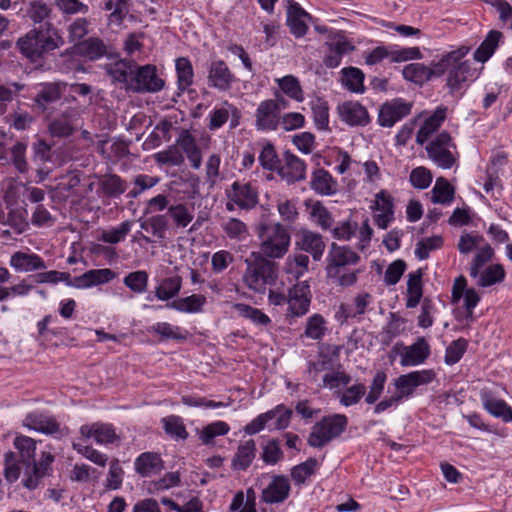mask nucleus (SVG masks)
<instances>
[{
    "mask_svg": "<svg viewBox=\"0 0 512 512\" xmlns=\"http://www.w3.org/2000/svg\"><path fill=\"white\" fill-rule=\"evenodd\" d=\"M319 462L315 458H309L305 462L294 466L291 469V478L296 485L305 484L306 480L309 479L317 470Z\"/></svg>",
    "mask_w": 512,
    "mask_h": 512,
    "instance_id": "47",
    "label": "nucleus"
},
{
    "mask_svg": "<svg viewBox=\"0 0 512 512\" xmlns=\"http://www.w3.org/2000/svg\"><path fill=\"white\" fill-rule=\"evenodd\" d=\"M309 215L312 221L317 223L322 229H330L333 225V217L328 209L319 201L307 204Z\"/></svg>",
    "mask_w": 512,
    "mask_h": 512,
    "instance_id": "48",
    "label": "nucleus"
},
{
    "mask_svg": "<svg viewBox=\"0 0 512 512\" xmlns=\"http://www.w3.org/2000/svg\"><path fill=\"white\" fill-rule=\"evenodd\" d=\"M284 164L278 168V173L287 183H295L306 178V165L302 159L286 151L283 155Z\"/></svg>",
    "mask_w": 512,
    "mask_h": 512,
    "instance_id": "18",
    "label": "nucleus"
},
{
    "mask_svg": "<svg viewBox=\"0 0 512 512\" xmlns=\"http://www.w3.org/2000/svg\"><path fill=\"white\" fill-rule=\"evenodd\" d=\"M123 283L134 293H144L148 287V273L143 270L131 272L124 277Z\"/></svg>",
    "mask_w": 512,
    "mask_h": 512,
    "instance_id": "53",
    "label": "nucleus"
},
{
    "mask_svg": "<svg viewBox=\"0 0 512 512\" xmlns=\"http://www.w3.org/2000/svg\"><path fill=\"white\" fill-rule=\"evenodd\" d=\"M182 287V278L180 276H172L165 278L162 283L155 289V296L161 301H167L175 297Z\"/></svg>",
    "mask_w": 512,
    "mask_h": 512,
    "instance_id": "43",
    "label": "nucleus"
},
{
    "mask_svg": "<svg viewBox=\"0 0 512 512\" xmlns=\"http://www.w3.org/2000/svg\"><path fill=\"white\" fill-rule=\"evenodd\" d=\"M447 108L440 106L432 115L427 117L416 134V143L418 145L425 144L431 136L441 127L442 123L446 119Z\"/></svg>",
    "mask_w": 512,
    "mask_h": 512,
    "instance_id": "24",
    "label": "nucleus"
},
{
    "mask_svg": "<svg viewBox=\"0 0 512 512\" xmlns=\"http://www.w3.org/2000/svg\"><path fill=\"white\" fill-rule=\"evenodd\" d=\"M227 197L245 211L254 209L259 203L258 189L251 182L235 181L227 190Z\"/></svg>",
    "mask_w": 512,
    "mask_h": 512,
    "instance_id": "10",
    "label": "nucleus"
},
{
    "mask_svg": "<svg viewBox=\"0 0 512 512\" xmlns=\"http://www.w3.org/2000/svg\"><path fill=\"white\" fill-rule=\"evenodd\" d=\"M279 113L273 99L262 101L255 113V126L258 130H276L279 125Z\"/></svg>",
    "mask_w": 512,
    "mask_h": 512,
    "instance_id": "20",
    "label": "nucleus"
},
{
    "mask_svg": "<svg viewBox=\"0 0 512 512\" xmlns=\"http://www.w3.org/2000/svg\"><path fill=\"white\" fill-rule=\"evenodd\" d=\"M445 62H447V60L432 62L430 67H427L422 63H411L404 67L402 74L408 81L416 84H423L433 76H442L444 74L443 67Z\"/></svg>",
    "mask_w": 512,
    "mask_h": 512,
    "instance_id": "15",
    "label": "nucleus"
},
{
    "mask_svg": "<svg viewBox=\"0 0 512 512\" xmlns=\"http://www.w3.org/2000/svg\"><path fill=\"white\" fill-rule=\"evenodd\" d=\"M166 215L177 228H186L194 218L193 211L182 203L169 206Z\"/></svg>",
    "mask_w": 512,
    "mask_h": 512,
    "instance_id": "46",
    "label": "nucleus"
},
{
    "mask_svg": "<svg viewBox=\"0 0 512 512\" xmlns=\"http://www.w3.org/2000/svg\"><path fill=\"white\" fill-rule=\"evenodd\" d=\"M76 130L75 125L59 117L53 119L48 125L49 134L52 137L65 138L71 136Z\"/></svg>",
    "mask_w": 512,
    "mask_h": 512,
    "instance_id": "64",
    "label": "nucleus"
},
{
    "mask_svg": "<svg viewBox=\"0 0 512 512\" xmlns=\"http://www.w3.org/2000/svg\"><path fill=\"white\" fill-rule=\"evenodd\" d=\"M312 113L315 125L320 130H327L329 124V107L323 99H316L312 102Z\"/></svg>",
    "mask_w": 512,
    "mask_h": 512,
    "instance_id": "56",
    "label": "nucleus"
},
{
    "mask_svg": "<svg viewBox=\"0 0 512 512\" xmlns=\"http://www.w3.org/2000/svg\"><path fill=\"white\" fill-rule=\"evenodd\" d=\"M103 192L109 197H117L126 191V182L116 174L108 175L101 183Z\"/></svg>",
    "mask_w": 512,
    "mask_h": 512,
    "instance_id": "59",
    "label": "nucleus"
},
{
    "mask_svg": "<svg viewBox=\"0 0 512 512\" xmlns=\"http://www.w3.org/2000/svg\"><path fill=\"white\" fill-rule=\"evenodd\" d=\"M164 86V81L158 77L153 65L138 66L130 79L128 89L134 92H158Z\"/></svg>",
    "mask_w": 512,
    "mask_h": 512,
    "instance_id": "9",
    "label": "nucleus"
},
{
    "mask_svg": "<svg viewBox=\"0 0 512 512\" xmlns=\"http://www.w3.org/2000/svg\"><path fill=\"white\" fill-rule=\"evenodd\" d=\"M230 115L232 116L231 127H236L239 124L238 118L240 116V112L233 104L225 100L221 108H216L211 112L208 124L209 129H219L227 122Z\"/></svg>",
    "mask_w": 512,
    "mask_h": 512,
    "instance_id": "30",
    "label": "nucleus"
},
{
    "mask_svg": "<svg viewBox=\"0 0 512 512\" xmlns=\"http://www.w3.org/2000/svg\"><path fill=\"white\" fill-rule=\"evenodd\" d=\"M207 78L208 85L220 91H228L235 81L234 74L223 60L211 62Z\"/></svg>",
    "mask_w": 512,
    "mask_h": 512,
    "instance_id": "17",
    "label": "nucleus"
},
{
    "mask_svg": "<svg viewBox=\"0 0 512 512\" xmlns=\"http://www.w3.org/2000/svg\"><path fill=\"white\" fill-rule=\"evenodd\" d=\"M278 264L262 256L247 263L243 282L257 293H265L267 286H273L278 279Z\"/></svg>",
    "mask_w": 512,
    "mask_h": 512,
    "instance_id": "5",
    "label": "nucleus"
},
{
    "mask_svg": "<svg viewBox=\"0 0 512 512\" xmlns=\"http://www.w3.org/2000/svg\"><path fill=\"white\" fill-rule=\"evenodd\" d=\"M337 113L341 121L350 126H366L370 122L367 109L358 101H345L338 105Z\"/></svg>",
    "mask_w": 512,
    "mask_h": 512,
    "instance_id": "16",
    "label": "nucleus"
},
{
    "mask_svg": "<svg viewBox=\"0 0 512 512\" xmlns=\"http://www.w3.org/2000/svg\"><path fill=\"white\" fill-rule=\"evenodd\" d=\"M164 431L171 437L185 440L188 437V432L183 423V420L176 415H170L162 419Z\"/></svg>",
    "mask_w": 512,
    "mask_h": 512,
    "instance_id": "52",
    "label": "nucleus"
},
{
    "mask_svg": "<svg viewBox=\"0 0 512 512\" xmlns=\"http://www.w3.org/2000/svg\"><path fill=\"white\" fill-rule=\"evenodd\" d=\"M260 254L266 259L282 258L290 246V234L280 223H263L257 228Z\"/></svg>",
    "mask_w": 512,
    "mask_h": 512,
    "instance_id": "4",
    "label": "nucleus"
},
{
    "mask_svg": "<svg viewBox=\"0 0 512 512\" xmlns=\"http://www.w3.org/2000/svg\"><path fill=\"white\" fill-rule=\"evenodd\" d=\"M132 222L127 220L122 222L118 227L109 230H103L100 236V240L109 244H117L124 240L127 234L130 232Z\"/></svg>",
    "mask_w": 512,
    "mask_h": 512,
    "instance_id": "57",
    "label": "nucleus"
},
{
    "mask_svg": "<svg viewBox=\"0 0 512 512\" xmlns=\"http://www.w3.org/2000/svg\"><path fill=\"white\" fill-rule=\"evenodd\" d=\"M469 48L462 46L445 55L439 61H445L444 73H448L447 85L451 90H458L466 81L473 80L476 77V71L472 69L469 61L462 59L468 54Z\"/></svg>",
    "mask_w": 512,
    "mask_h": 512,
    "instance_id": "6",
    "label": "nucleus"
},
{
    "mask_svg": "<svg viewBox=\"0 0 512 512\" xmlns=\"http://www.w3.org/2000/svg\"><path fill=\"white\" fill-rule=\"evenodd\" d=\"M310 301V288L307 281L298 282L289 290L288 314L294 317L305 315L309 310Z\"/></svg>",
    "mask_w": 512,
    "mask_h": 512,
    "instance_id": "13",
    "label": "nucleus"
},
{
    "mask_svg": "<svg viewBox=\"0 0 512 512\" xmlns=\"http://www.w3.org/2000/svg\"><path fill=\"white\" fill-rule=\"evenodd\" d=\"M360 256L348 246H340L336 243L330 245L327 255L326 275L333 283L348 287L357 282L361 269H348V266L356 265Z\"/></svg>",
    "mask_w": 512,
    "mask_h": 512,
    "instance_id": "1",
    "label": "nucleus"
},
{
    "mask_svg": "<svg viewBox=\"0 0 512 512\" xmlns=\"http://www.w3.org/2000/svg\"><path fill=\"white\" fill-rule=\"evenodd\" d=\"M154 159L159 165L180 166L184 162V156L176 143L163 151L157 152Z\"/></svg>",
    "mask_w": 512,
    "mask_h": 512,
    "instance_id": "50",
    "label": "nucleus"
},
{
    "mask_svg": "<svg viewBox=\"0 0 512 512\" xmlns=\"http://www.w3.org/2000/svg\"><path fill=\"white\" fill-rule=\"evenodd\" d=\"M61 92L59 87L55 84H47L37 93L35 102L45 109L48 104L53 103L60 99Z\"/></svg>",
    "mask_w": 512,
    "mask_h": 512,
    "instance_id": "63",
    "label": "nucleus"
},
{
    "mask_svg": "<svg viewBox=\"0 0 512 512\" xmlns=\"http://www.w3.org/2000/svg\"><path fill=\"white\" fill-rule=\"evenodd\" d=\"M482 401L484 408L494 417L501 418L504 422L512 421V409L504 400L484 395Z\"/></svg>",
    "mask_w": 512,
    "mask_h": 512,
    "instance_id": "40",
    "label": "nucleus"
},
{
    "mask_svg": "<svg viewBox=\"0 0 512 512\" xmlns=\"http://www.w3.org/2000/svg\"><path fill=\"white\" fill-rule=\"evenodd\" d=\"M454 198V189L443 177H439L432 189V201L434 203H450Z\"/></svg>",
    "mask_w": 512,
    "mask_h": 512,
    "instance_id": "51",
    "label": "nucleus"
},
{
    "mask_svg": "<svg viewBox=\"0 0 512 512\" xmlns=\"http://www.w3.org/2000/svg\"><path fill=\"white\" fill-rule=\"evenodd\" d=\"M502 38V33L497 30H492L488 33L485 40L477 48L474 53V59L478 62H486L494 53L499 41Z\"/></svg>",
    "mask_w": 512,
    "mask_h": 512,
    "instance_id": "41",
    "label": "nucleus"
},
{
    "mask_svg": "<svg viewBox=\"0 0 512 512\" xmlns=\"http://www.w3.org/2000/svg\"><path fill=\"white\" fill-rule=\"evenodd\" d=\"M116 273L109 268L91 269L74 278L73 286L76 288H89L91 286L101 285L112 281Z\"/></svg>",
    "mask_w": 512,
    "mask_h": 512,
    "instance_id": "27",
    "label": "nucleus"
},
{
    "mask_svg": "<svg viewBox=\"0 0 512 512\" xmlns=\"http://www.w3.org/2000/svg\"><path fill=\"white\" fill-rule=\"evenodd\" d=\"M347 424L348 419L343 414L324 417L313 425L307 440L308 445L313 448L324 447L339 437L345 431Z\"/></svg>",
    "mask_w": 512,
    "mask_h": 512,
    "instance_id": "7",
    "label": "nucleus"
},
{
    "mask_svg": "<svg viewBox=\"0 0 512 512\" xmlns=\"http://www.w3.org/2000/svg\"><path fill=\"white\" fill-rule=\"evenodd\" d=\"M295 248L309 253L314 261H320L324 254L326 243L321 234L303 229L296 235Z\"/></svg>",
    "mask_w": 512,
    "mask_h": 512,
    "instance_id": "14",
    "label": "nucleus"
},
{
    "mask_svg": "<svg viewBox=\"0 0 512 512\" xmlns=\"http://www.w3.org/2000/svg\"><path fill=\"white\" fill-rule=\"evenodd\" d=\"M25 13L34 24H40L50 19L53 9L44 0H29Z\"/></svg>",
    "mask_w": 512,
    "mask_h": 512,
    "instance_id": "37",
    "label": "nucleus"
},
{
    "mask_svg": "<svg viewBox=\"0 0 512 512\" xmlns=\"http://www.w3.org/2000/svg\"><path fill=\"white\" fill-rule=\"evenodd\" d=\"M9 265L16 272H33L47 268L44 260L37 254L17 251L10 257Z\"/></svg>",
    "mask_w": 512,
    "mask_h": 512,
    "instance_id": "22",
    "label": "nucleus"
},
{
    "mask_svg": "<svg viewBox=\"0 0 512 512\" xmlns=\"http://www.w3.org/2000/svg\"><path fill=\"white\" fill-rule=\"evenodd\" d=\"M136 69V63L132 60H120L107 67L108 74L114 81L125 84L128 89L130 79Z\"/></svg>",
    "mask_w": 512,
    "mask_h": 512,
    "instance_id": "35",
    "label": "nucleus"
},
{
    "mask_svg": "<svg viewBox=\"0 0 512 512\" xmlns=\"http://www.w3.org/2000/svg\"><path fill=\"white\" fill-rule=\"evenodd\" d=\"M45 27V30L33 28L17 40L19 51L33 62L41 60L47 53L64 44V39L51 23L45 22Z\"/></svg>",
    "mask_w": 512,
    "mask_h": 512,
    "instance_id": "2",
    "label": "nucleus"
},
{
    "mask_svg": "<svg viewBox=\"0 0 512 512\" xmlns=\"http://www.w3.org/2000/svg\"><path fill=\"white\" fill-rule=\"evenodd\" d=\"M430 355V346L424 337H419L415 343L404 348L401 354L402 366H416L423 363Z\"/></svg>",
    "mask_w": 512,
    "mask_h": 512,
    "instance_id": "23",
    "label": "nucleus"
},
{
    "mask_svg": "<svg viewBox=\"0 0 512 512\" xmlns=\"http://www.w3.org/2000/svg\"><path fill=\"white\" fill-rule=\"evenodd\" d=\"M423 296L422 285V271L419 269L416 272L408 275L407 293H406V307L415 308L420 303Z\"/></svg>",
    "mask_w": 512,
    "mask_h": 512,
    "instance_id": "33",
    "label": "nucleus"
},
{
    "mask_svg": "<svg viewBox=\"0 0 512 512\" xmlns=\"http://www.w3.org/2000/svg\"><path fill=\"white\" fill-rule=\"evenodd\" d=\"M176 145L180 151L186 154L191 167L198 170L202 165V154L201 150L197 145L195 137L190 133L189 130H182L179 137L176 140Z\"/></svg>",
    "mask_w": 512,
    "mask_h": 512,
    "instance_id": "25",
    "label": "nucleus"
},
{
    "mask_svg": "<svg viewBox=\"0 0 512 512\" xmlns=\"http://www.w3.org/2000/svg\"><path fill=\"white\" fill-rule=\"evenodd\" d=\"M177 84L181 91L187 90L193 84V67L191 62L181 57L176 60Z\"/></svg>",
    "mask_w": 512,
    "mask_h": 512,
    "instance_id": "45",
    "label": "nucleus"
},
{
    "mask_svg": "<svg viewBox=\"0 0 512 512\" xmlns=\"http://www.w3.org/2000/svg\"><path fill=\"white\" fill-rule=\"evenodd\" d=\"M310 259L303 253H295L287 257L285 261V272L294 279H299L309 270Z\"/></svg>",
    "mask_w": 512,
    "mask_h": 512,
    "instance_id": "39",
    "label": "nucleus"
},
{
    "mask_svg": "<svg viewBox=\"0 0 512 512\" xmlns=\"http://www.w3.org/2000/svg\"><path fill=\"white\" fill-rule=\"evenodd\" d=\"M276 82L282 92L289 98L302 102L304 100V92L299 80L293 75H286L276 79Z\"/></svg>",
    "mask_w": 512,
    "mask_h": 512,
    "instance_id": "44",
    "label": "nucleus"
},
{
    "mask_svg": "<svg viewBox=\"0 0 512 512\" xmlns=\"http://www.w3.org/2000/svg\"><path fill=\"white\" fill-rule=\"evenodd\" d=\"M504 277L505 272L501 265H490L482 273L479 272L477 284L481 287H489L501 282Z\"/></svg>",
    "mask_w": 512,
    "mask_h": 512,
    "instance_id": "54",
    "label": "nucleus"
},
{
    "mask_svg": "<svg viewBox=\"0 0 512 512\" xmlns=\"http://www.w3.org/2000/svg\"><path fill=\"white\" fill-rule=\"evenodd\" d=\"M90 22L86 18L75 19L67 28L68 38L71 43L78 44L89 32Z\"/></svg>",
    "mask_w": 512,
    "mask_h": 512,
    "instance_id": "62",
    "label": "nucleus"
},
{
    "mask_svg": "<svg viewBox=\"0 0 512 512\" xmlns=\"http://www.w3.org/2000/svg\"><path fill=\"white\" fill-rule=\"evenodd\" d=\"M494 255V251L490 245H485L478 249L476 255L474 256L471 266L469 269V274L472 278H477L479 276L480 269L488 263Z\"/></svg>",
    "mask_w": 512,
    "mask_h": 512,
    "instance_id": "61",
    "label": "nucleus"
},
{
    "mask_svg": "<svg viewBox=\"0 0 512 512\" xmlns=\"http://www.w3.org/2000/svg\"><path fill=\"white\" fill-rule=\"evenodd\" d=\"M311 189L317 194L330 196L337 192L338 185L328 171L320 168L312 173Z\"/></svg>",
    "mask_w": 512,
    "mask_h": 512,
    "instance_id": "31",
    "label": "nucleus"
},
{
    "mask_svg": "<svg viewBox=\"0 0 512 512\" xmlns=\"http://www.w3.org/2000/svg\"><path fill=\"white\" fill-rule=\"evenodd\" d=\"M256 455L255 441L250 439L239 445L237 452L232 459V466L237 470H246Z\"/></svg>",
    "mask_w": 512,
    "mask_h": 512,
    "instance_id": "36",
    "label": "nucleus"
},
{
    "mask_svg": "<svg viewBox=\"0 0 512 512\" xmlns=\"http://www.w3.org/2000/svg\"><path fill=\"white\" fill-rule=\"evenodd\" d=\"M435 378V372L431 369L412 371L408 374L400 375L394 382L397 389V395L400 399L409 397L418 386L428 384Z\"/></svg>",
    "mask_w": 512,
    "mask_h": 512,
    "instance_id": "12",
    "label": "nucleus"
},
{
    "mask_svg": "<svg viewBox=\"0 0 512 512\" xmlns=\"http://www.w3.org/2000/svg\"><path fill=\"white\" fill-rule=\"evenodd\" d=\"M443 239L441 236H432L421 239L415 249V255L420 260H425L429 257L431 251L441 248Z\"/></svg>",
    "mask_w": 512,
    "mask_h": 512,
    "instance_id": "60",
    "label": "nucleus"
},
{
    "mask_svg": "<svg viewBox=\"0 0 512 512\" xmlns=\"http://www.w3.org/2000/svg\"><path fill=\"white\" fill-rule=\"evenodd\" d=\"M205 303V297L199 294H193L188 297L180 298L173 301L168 306L172 307L180 312L195 313L202 309Z\"/></svg>",
    "mask_w": 512,
    "mask_h": 512,
    "instance_id": "49",
    "label": "nucleus"
},
{
    "mask_svg": "<svg viewBox=\"0 0 512 512\" xmlns=\"http://www.w3.org/2000/svg\"><path fill=\"white\" fill-rule=\"evenodd\" d=\"M290 483L286 476H273L268 486L262 490L261 500L267 504L284 502L290 494Z\"/></svg>",
    "mask_w": 512,
    "mask_h": 512,
    "instance_id": "19",
    "label": "nucleus"
},
{
    "mask_svg": "<svg viewBox=\"0 0 512 512\" xmlns=\"http://www.w3.org/2000/svg\"><path fill=\"white\" fill-rule=\"evenodd\" d=\"M77 53L90 59L97 60L107 53L104 42L97 37H91L76 44Z\"/></svg>",
    "mask_w": 512,
    "mask_h": 512,
    "instance_id": "34",
    "label": "nucleus"
},
{
    "mask_svg": "<svg viewBox=\"0 0 512 512\" xmlns=\"http://www.w3.org/2000/svg\"><path fill=\"white\" fill-rule=\"evenodd\" d=\"M327 332V322L321 314L311 315L305 325L302 337L312 340H321Z\"/></svg>",
    "mask_w": 512,
    "mask_h": 512,
    "instance_id": "42",
    "label": "nucleus"
},
{
    "mask_svg": "<svg viewBox=\"0 0 512 512\" xmlns=\"http://www.w3.org/2000/svg\"><path fill=\"white\" fill-rule=\"evenodd\" d=\"M134 469L141 477H152L164 469V462L155 452H144L134 462Z\"/></svg>",
    "mask_w": 512,
    "mask_h": 512,
    "instance_id": "26",
    "label": "nucleus"
},
{
    "mask_svg": "<svg viewBox=\"0 0 512 512\" xmlns=\"http://www.w3.org/2000/svg\"><path fill=\"white\" fill-rule=\"evenodd\" d=\"M364 73L356 67H345L341 70V84L350 92H364Z\"/></svg>",
    "mask_w": 512,
    "mask_h": 512,
    "instance_id": "38",
    "label": "nucleus"
},
{
    "mask_svg": "<svg viewBox=\"0 0 512 512\" xmlns=\"http://www.w3.org/2000/svg\"><path fill=\"white\" fill-rule=\"evenodd\" d=\"M14 445L20 453L21 461L26 465L23 485L29 490H34L48 474L54 457L50 452H42L41 459L36 462V441L28 436H17Z\"/></svg>",
    "mask_w": 512,
    "mask_h": 512,
    "instance_id": "3",
    "label": "nucleus"
},
{
    "mask_svg": "<svg viewBox=\"0 0 512 512\" xmlns=\"http://www.w3.org/2000/svg\"><path fill=\"white\" fill-rule=\"evenodd\" d=\"M221 227L230 239L243 240L249 234L247 225L237 218H229L227 221L222 223Z\"/></svg>",
    "mask_w": 512,
    "mask_h": 512,
    "instance_id": "55",
    "label": "nucleus"
},
{
    "mask_svg": "<svg viewBox=\"0 0 512 512\" xmlns=\"http://www.w3.org/2000/svg\"><path fill=\"white\" fill-rule=\"evenodd\" d=\"M453 146L452 138L446 131L439 133L425 147L428 157L443 169H450L456 162V158L450 151Z\"/></svg>",
    "mask_w": 512,
    "mask_h": 512,
    "instance_id": "8",
    "label": "nucleus"
},
{
    "mask_svg": "<svg viewBox=\"0 0 512 512\" xmlns=\"http://www.w3.org/2000/svg\"><path fill=\"white\" fill-rule=\"evenodd\" d=\"M287 9V24L291 33L295 37H302L307 33L308 26L304 19L309 17V14L300 7L296 2L289 1Z\"/></svg>",
    "mask_w": 512,
    "mask_h": 512,
    "instance_id": "29",
    "label": "nucleus"
},
{
    "mask_svg": "<svg viewBox=\"0 0 512 512\" xmlns=\"http://www.w3.org/2000/svg\"><path fill=\"white\" fill-rule=\"evenodd\" d=\"M81 436L84 439L93 438L98 444L106 445L118 440L114 427L106 423H93L83 425L80 428Z\"/></svg>",
    "mask_w": 512,
    "mask_h": 512,
    "instance_id": "21",
    "label": "nucleus"
},
{
    "mask_svg": "<svg viewBox=\"0 0 512 512\" xmlns=\"http://www.w3.org/2000/svg\"><path fill=\"white\" fill-rule=\"evenodd\" d=\"M104 10L110 11L108 25L120 28L129 13V0H105Z\"/></svg>",
    "mask_w": 512,
    "mask_h": 512,
    "instance_id": "32",
    "label": "nucleus"
},
{
    "mask_svg": "<svg viewBox=\"0 0 512 512\" xmlns=\"http://www.w3.org/2000/svg\"><path fill=\"white\" fill-rule=\"evenodd\" d=\"M24 425L29 429L44 434L62 433L60 425L55 418L40 413L29 414L24 420Z\"/></svg>",
    "mask_w": 512,
    "mask_h": 512,
    "instance_id": "28",
    "label": "nucleus"
},
{
    "mask_svg": "<svg viewBox=\"0 0 512 512\" xmlns=\"http://www.w3.org/2000/svg\"><path fill=\"white\" fill-rule=\"evenodd\" d=\"M151 332L158 334L162 340H185L186 335L178 326H173L167 322H158L150 328Z\"/></svg>",
    "mask_w": 512,
    "mask_h": 512,
    "instance_id": "58",
    "label": "nucleus"
},
{
    "mask_svg": "<svg viewBox=\"0 0 512 512\" xmlns=\"http://www.w3.org/2000/svg\"><path fill=\"white\" fill-rule=\"evenodd\" d=\"M412 104L401 98H395L381 105L378 113V124L390 128L411 113Z\"/></svg>",
    "mask_w": 512,
    "mask_h": 512,
    "instance_id": "11",
    "label": "nucleus"
}]
</instances>
